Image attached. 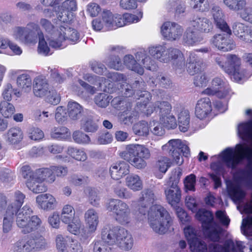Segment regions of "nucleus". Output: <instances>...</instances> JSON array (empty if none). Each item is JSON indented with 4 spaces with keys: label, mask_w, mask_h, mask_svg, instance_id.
Wrapping results in <instances>:
<instances>
[{
    "label": "nucleus",
    "mask_w": 252,
    "mask_h": 252,
    "mask_svg": "<svg viewBox=\"0 0 252 252\" xmlns=\"http://www.w3.org/2000/svg\"><path fill=\"white\" fill-rule=\"evenodd\" d=\"M72 138L75 142L80 144H88L91 141L90 138L87 134L79 130L73 132Z\"/></svg>",
    "instance_id": "51"
},
{
    "label": "nucleus",
    "mask_w": 252,
    "mask_h": 252,
    "mask_svg": "<svg viewBox=\"0 0 252 252\" xmlns=\"http://www.w3.org/2000/svg\"><path fill=\"white\" fill-rule=\"evenodd\" d=\"M154 191L150 189H143L138 201L137 216L142 220L148 212V220L150 227L156 233L162 234L168 230L173 223V219L169 212L160 205L149 207L156 200Z\"/></svg>",
    "instance_id": "2"
},
{
    "label": "nucleus",
    "mask_w": 252,
    "mask_h": 252,
    "mask_svg": "<svg viewBox=\"0 0 252 252\" xmlns=\"http://www.w3.org/2000/svg\"><path fill=\"white\" fill-rule=\"evenodd\" d=\"M60 30L63 40L67 39L73 42L78 40L79 34L76 30L68 27H61Z\"/></svg>",
    "instance_id": "35"
},
{
    "label": "nucleus",
    "mask_w": 252,
    "mask_h": 252,
    "mask_svg": "<svg viewBox=\"0 0 252 252\" xmlns=\"http://www.w3.org/2000/svg\"><path fill=\"white\" fill-rule=\"evenodd\" d=\"M15 111L14 106L8 101H3L0 104V112L5 118L11 117Z\"/></svg>",
    "instance_id": "49"
},
{
    "label": "nucleus",
    "mask_w": 252,
    "mask_h": 252,
    "mask_svg": "<svg viewBox=\"0 0 252 252\" xmlns=\"http://www.w3.org/2000/svg\"><path fill=\"white\" fill-rule=\"evenodd\" d=\"M25 195L20 191L14 192L13 202L7 209L16 214V224L24 234H27L43 228V222L37 215H32L33 211L29 205L26 204L20 209L25 199Z\"/></svg>",
    "instance_id": "3"
},
{
    "label": "nucleus",
    "mask_w": 252,
    "mask_h": 252,
    "mask_svg": "<svg viewBox=\"0 0 252 252\" xmlns=\"http://www.w3.org/2000/svg\"><path fill=\"white\" fill-rule=\"evenodd\" d=\"M239 136L243 140L250 143L237 145V151L233 148H227L222 153V159L225 165L234 168L243 159L247 161L245 169L234 176L236 180L244 186L252 189V120L240 124L237 127Z\"/></svg>",
    "instance_id": "1"
},
{
    "label": "nucleus",
    "mask_w": 252,
    "mask_h": 252,
    "mask_svg": "<svg viewBox=\"0 0 252 252\" xmlns=\"http://www.w3.org/2000/svg\"><path fill=\"white\" fill-rule=\"evenodd\" d=\"M184 185L185 188L190 191L195 190V185L196 184V176L191 174L187 176L184 180Z\"/></svg>",
    "instance_id": "62"
},
{
    "label": "nucleus",
    "mask_w": 252,
    "mask_h": 252,
    "mask_svg": "<svg viewBox=\"0 0 252 252\" xmlns=\"http://www.w3.org/2000/svg\"><path fill=\"white\" fill-rule=\"evenodd\" d=\"M88 181V177L82 175L73 174L69 177V182L76 186H79L86 184Z\"/></svg>",
    "instance_id": "61"
},
{
    "label": "nucleus",
    "mask_w": 252,
    "mask_h": 252,
    "mask_svg": "<svg viewBox=\"0 0 252 252\" xmlns=\"http://www.w3.org/2000/svg\"><path fill=\"white\" fill-rule=\"evenodd\" d=\"M225 5L230 10L239 11L242 10L246 5V0H223Z\"/></svg>",
    "instance_id": "46"
},
{
    "label": "nucleus",
    "mask_w": 252,
    "mask_h": 252,
    "mask_svg": "<svg viewBox=\"0 0 252 252\" xmlns=\"http://www.w3.org/2000/svg\"><path fill=\"white\" fill-rule=\"evenodd\" d=\"M106 209L114 214L115 220L119 223L126 224L130 221V208L128 205L123 201L111 199L106 204Z\"/></svg>",
    "instance_id": "7"
},
{
    "label": "nucleus",
    "mask_w": 252,
    "mask_h": 252,
    "mask_svg": "<svg viewBox=\"0 0 252 252\" xmlns=\"http://www.w3.org/2000/svg\"><path fill=\"white\" fill-rule=\"evenodd\" d=\"M112 96L106 93H99L94 98L95 104L100 107L105 108L110 103Z\"/></svg>",
    "instance_id": "45"
},
{
    "label": "nucleus",
    "mask_w": 252,
    "mask_h": 252,
    "mask_svg": "<svg viewBox=\"0 0 252 252\" xmlns=\"http://www.w3.org/2000/svg\"><path fill=\"white\" fill-rule=\"evenodd\" d=\"M38 52L39 54L47 56L49 54L50 48L48 46L46 41L45 40L43 33L39 32Z\"/></svg>",
    "instance_id": "52"
},
{
    "label": "nucleus",
    "mask_w": 252,
    "mask_h": 252,
    "mask_svg": "<svg viewBox=\"0 0 252 252\" xmlns=\"http://www.w3.org/2000/svg\"><path fill=\"white\" fill-rule=\"evenodd\" d=\"M39 32H42L39 26L34 23L27 25L26 27H18L16 31V36L20 40L26 43H34L36 34L39 37Z\"/></svg>",
    "instance_id": "9"
},
{
    "label": "nucleus",
    "mask_w": 252,
    "mask_h": 252,
    "mask_svg": "<svg viewBox=\"0 0 252 252\" xmlns=\"http://www.w3.org/2000/svg\"><path fill=\"white\" fill-rule=\"evenodd\" d=\"M84 220L90 232H94L99 222L98 214L94 209H89L84 214Z\"/></svg>",
    "instance_id": "23"
},
{
    "label": "nucleus",
    "mask_w": 252,
    "mask_h": 252,
    "mask_svg": "<svg viewBox=\"0 0 252 252\" xmlns=\"http://www.w3.org/2000/svg\"><path fill=\"white\" fill-rule=\"evenodd\" d=\"M171 108V104L167 101H157L154 103V109L159 110L160 117L170 114Z\"/></svg>",
    "instance_id": "43"
},
{
    "label": "nucleus",
    "mask_w": 252,
    "mask_h": 252,
    "mask_svg": "<svg viewBox=\"0 0 252 252\" xmlns=\"http://www.w3.org/2000/svg\"><path fill=\"white\" fill-rule=\"evenodd\" d=\"M7 141L11 144H16L23 138L22 130L19 127H12L6 133Z\"/></svg>",
    "instance_id": "33"
},
{
    "label": "nucleus",
    "mask_w": 252,
    "mask_h": 252,
    "mask_svg": "<svg viewBox=\"0 0 252 252\" xmlns=\"http://www.w3.org/2000/svg\"><path fill=\"white\" fill-rule=\"evenodd\" d=\"M151 58L147 56L144 52H138L135 54V57L130 54L125 55L123 58V63H146L151 62Z\"/></svg>",
    "instance_id": "28"
},
{
    "label": "nucleus",
    "mask_w": 252,
    "mask_h": 252,
    "mask_svg": "<svg viewBox=\"0 0 252 252\" xmlns=\"http://www.w3.org/2000/svg\"><path fill=\"white\" fill-rule=\"evenodd\" d=\"M16 213L10 210V209H7L3 220V232L7 233L11 230L14 219V215H16Z\"/></svg>",
    "instance_id": "42"
},
{
    "label": "nucleus",
    "mask_w": 252,
    "mask_h": 252,
    "mask_svg": "<svg viewBox=\"0 0 252 252\" xmlns=\"http://www.w3.org/2000/svg\"><path fill=\"white\" fill-rule=\"evenodd\" d=\"M126 186L133 191H138L142 188V182L137 175L130 174L126 178Z\"/></svg>",
    "instance_id": "31"
},
{
    "label": "nucleus",
    "mask_w": 252,
    "mask_h": 252,
    "mask_svg": "<svg viewBox=\"0 0 252 252\" xmlns=\"http://www.w3.org/2000/svg\"><path fill=\"white\" fill-rule=\"evenodd\" d=\"M114 190L116 194L121 198L129 199L132 196V193L122 186L120 183L117 184L114 187Z\"/></svg>",
    "instance_id": "55"
},
{
    "label": "nucleus",
    "mask_w": 252,
    "mask_h": 252,
    "mask_svg": "<svg viewBox=\"0 0 252 252\" xmlns=\"http://www.w3.org/2000/svg\"><path fill=\"white\" fill-rule=\"evenodd\" d=\"M14 94L17 97L20 96V93L17 90H14L10 84H7L5 86L2 93V96L6 101H10L11 100L12 95Z\"/></svg>",
    "instance_id": "54"
},
{
    "label": "nucleus",
    "mask_w": 252,
    "mask_h": 252,
    "mask_svg": "<svg viewBox=\"0 0 252 252\" xmlns=\"http://www.w3.org/2000/svg\"><path fill=\"white\" fill-rule=\"evenodd\" d=\"M17 83L25 92L28 93L31 90L32 81L30 76L27 74L19 75L17 79Z\"/></svg>",
    "instance_id": "36"
},
{
    "label": "nucleus",
    "mask_w": 252,
    "mask_h": 252,
    "mask_svg": "<svg viewBox=\"0 0 252 252\" xmlns=\"http://www.w3.org/2000/svg\"><path fill=\"white\" fill-rule=\"evenodd\" d=\"M85 193L88 195L90 203L94 206L98 205L99 197L96 190L91 188H87L85 190Z\"/></svg>",
    "instance_id": "56"
},
{
    "label": "nucleus",
    "mask_w": 252,
    "mask_h": 252,
    "mask_svg": "<svg viewBox=\"0 0 252 252\" xmlns=\"http://www.w3.org/2000/svg\"><path fill=\"white\" fill-rule=\"evenodd\" d=\"M115 244L121 250L127 251L131 250L133 247V238L126 230L121 228Z\"/></svg>",
    "instance_id": "16"
},
{
    "label": "nucleus",
    "mask_w": 252,
    "mask_h": 252,
    "mask_svg": "<svg viewBox=\"0 0 252 252\" xmlns=\"http://www.w3.org/2000/svg\"><path fill=\"white\" fill-rule=\"evenodd\" d=\"M101 19L108 30H113L114 29V15L109 10H104L101 15Z\"/></svg>",
    "instance_id": "48"
},
{
    "label": "nucleus",
    "mask_w": 252,
    "mask_h": 252,
    "mask_svg": "<svg viewBox=\"0 0 252 252\" xmlns=\"http://www.w3.org/2000/svg\"><path fill=\"white\" fill-rule=\"evenodd\" d=\"M190 22L191 25L200 32L207 33L212 29L211 22L205 17L194 16Z\"/></svg>",
    "instance_id": "25"
},
{
    "label": "nucleus",
    "mask_w": 252,
    "mask_h": 252,
    "mask_svg": "<svg viewBox=\"0 0 252 252\" xmlns=\"http://www.w3.org/2000/svg\"><path fill=\"white\" fill-rule=\"evenodd\" d=\"M43 181H39L36 177L32 180L26 181V186L29 189L35 193H39L47 190V187L43 183Z\"/></svg>",
    "instance_id": "30"
},
{
    "label": "nucleus",
    "mask_w": 252,
    "mask_h": 252,
    "mask_svg": "<svg viewBox=\"0 0 252 252\" xmlns=\"http://www.w3.org/2000/svg\"><path fill=\"white\" fill-rule=\"evenodd\" d=\"M196 217L201 222L204 234L213 241H219L222 229L213 221L212 214L205 209H200L197 212Z\"/></svg>",
    "instance_id": "5"
},
{
    "label": "nucleus",
    "mask_w": 252,
    "mask_h": 252,
    "mask_svg": "<svg viewBox=\"0 0 252 252\" xmlns=\"http://www.w3.org/2000/svg\"><path fill=\"white\" fill-rule=\"evenodd\" d=\"M120 229L117 227L112 228L109 226L104 227L101 230L100 240L110 246L115 244Z\"/></svg>",
    "instance_id": "22"
},
{
    "label": "nucleus",
    "mask_w": 252,
    "mask_h": 252,
    "mask_svg": "<svg viewBox=\"0 0 252 252\" xmlns=\"http://www.w3.org/2000/svg\"><path fill=\"white\" fill-rule=\"evenodd\" d=\"M82 111V106L75 101H69L67 105V112L69 118L76 120L79 119Z\"/></svg>",
    "instance_id": "32"
},
{
    "label": "nucleus",
    "mask_w": 252,
    "mask_h": 252,
    "mask_svg": "<svg viewBox=\"0 0 252 252\" xmlns=\"http://www.w3.org/2000/svg\"><path fill=\"white\" fill-rule=\"evenodd\" d=\"M162 150L165 154H168L173 158L174 161L178 165H181L184 160L181 155L188 157L190 155L189 147L180 139H171L162 146Z\"/></svg>",
    "instance_id": "8"
},
{
    "label": "nucleus",
    "mask_w": 252,
    "mask_h": 252,
    "mask_svg": "<svg viewBox=\"0 0 252 252\" xmlns=\"http://www.w3.org/2000/svg\"><path fill=\"white\" fill-rule=\"evenodd\" d=\"M213 247V252H243L245 248L244 242L232 240L226 241L224 246L214 244Z\"/></svg>",
    "instance_id": "15"
},
{
    "label": "nucleus",
    "mask_w": 252,
    "mask_h": 252,
    "mask_svg": "<svg viewBox=\"0 0 252 252\" xmlns=\"http://www.w3.org/2000/svg\"><path fill=\"white\" fill-rule=\"evenodd\" d=\"M36 202L39 209L45 211L53 210L57 204L56 198L50 193L37 195L36 197Z\"/></svg>",
    "instance_id": "17"
},
{
    "label": "nucleus",
    "mask_w": 252,
    "mask_h": 252,
    "mask_svg": "<svg viewBox=\"0 0 252 252\" xmlns=\"http://www.w3.org/2000/svg\"><path fill=\"white\" fill-rule=\"evenodd\" d=\"M112 78L115 81H122L120 87L122 89L121 92L124 96L130 97L135 93L132 86L127 83L126 78L123 74L114 72L112 74Z\"/></svg>",
    "instance_id": "26"
},
{
    "label": "nucleus",
    "mask_w": 252,
    "mask_h": 252,
    "mask_svg": "<svg viewBox=\"0 0 252 252\" xmlns=\"http://www.w3.org/2000/svg\"><path fill=\"white\" fill-rule=\"evenodd\" d=\"M171 164V162L168 158L161 156L158 157L156 166L161 172L165 173L170 167Z\"/></svg>",
    "instance_id": "53"
},
{
    "label": "nucleus",
    "mask_w": 252,
    "mask_h": 252,
    "mask_svg": "<svg viewBox=\"0 0 252 252\" xmlns=\"http://www.w3.org/2000/svg\"><path fill=\"white\" fill-rule=\"evenodd\" d=\"M184 230L192 252H207V246L198 238L196 229L189 225L185 227Z\"/></svg>",
    "instance_id": "10"
},
{
    "label": "nucleus",
    "mask_w": 252,
    "mask_h": 252,
    "mask_svg": "<svg viewBox=\"0 0 252 252\" xmlns=\"http://www.w3.org/2000/svg\"><path fill=\"white\" fill-rule=\"evenodd\" d=\"M23 177L27 179V181L32 180L36 177L35 172H34L29 165H26L22 167L21 169Z\"/></svg>",
    "instance_id": "63"
},
{
    "label": "nucleus",
    "mask_w": 252,
    "mask_h": 252,
    "mask_svg": "<svg viewBox=\"0 0 252 252\" xmlns=\"http://www.w3.org/2000/svg\"><path fill=\"white\" fill-rule=\"evenodd\" d=\"M184 40L188 45H192L201 42L202 38L196 32L189 29L186 31Z\"/></svg>",
    "instance_id": "41"
},
{
    "label": "nucleus",
    "mask_w": 252,
    "mask_h": 252,
    "mask_svg": "<svg viewBox=\"0 0 252 252\" xmlns=\"http://www.w3.org/2000/svg\"><path fill=\"white\" fill-rule=\"evenodd\" d=\"M68 237L61 234H58L56 237L55 242L58 252H68Z\"/></svg>",
    "instance_id": "44"
},
{
    "label": "nucleus",
    "mask_w": 252,
    "mask_h": 252,
    "mask_svg": "<svg viewBox=\"0 0 252 252\" xmlns=\"http://www.w3.org/2000/svg\"><path fill=\"white\" fill-rule=\"evenodd\" d=\"M33 93L38 97H43L47 95L50 90L47 80L42 76L36 77L33 80Z\"/></svg>",
    "instance_id": "14"
},
{
    "label": "nucleus",
    "mask_w": 252,
    "mask_h": 252,
    "mask_svg": "<svg viewBox=\"0 0 252 252\" xmlns=\"http://www.w3.org/2000/svg\"><path fill=\"white\" fill-rule=\"evenodd\" d=\"M221 33L217 34L213 37V44L218 48V49L223 52L230 51L235 48V44L230 35L232 34L231 31L230 32L227 30H221Z\"/></svg>",
    "instance_id": "12"
},
{
    "label": "nucleus",
    "mask_w": 252,
    "mask_h": 252,
    "mask_svg": "<svg viewBox=\"0 0 252 252\" xmlns=\"http://www.w3.org/2000/svg\"><path fill=\"white\" fill-rule=\"evenodd\" d=\"M94 252H111V248L109 245L106 244L103 241L96 240L93 242Z\"/></svg>",
    "instance_id": "57"
},
{
    "label": "nucleus",
    "mask_w": 252,
    "mask_h": 252,
    "mask_svg": "<svg viewBox=\"0 0 252 252\" xmlns=\"http://www.w3.org/2000/svg\"><path fill=\"white\" fill-rule=\"evenodd\" d=\"M121 158L137 169H143L147 165L145 161L151 157L150 150L143 145H127L126 150L119 154Z\"/></svg>",
    "instance_id": "4"
},
{
    "label": "nucleus",
    "mask_w": 252,
    "mask_h": 252,
    "mask_svg": "<svg viewBox=\"0 0 252 252\" xmlns=\"http://www.w3.org/2000/svg\"><path fill=\"white\" fill-rule=\"evenodd\" d=\"M190 117L187 110L181 111L178 117L179 127L181 131L186 132L189 127Z\"/></svg>",
    "instance_id": "37"
},
{
    "label": "nucleus",
    "mask_w": 252,
    "mask_h": 252,
    "mask_svg": "<svg viewBox=\"0 0 252 252\" xmlns=\"http://www.w3.org/2000/svg\"><path fill=\"white\" fill-rule=\"evenodd\" d=\"M67 152L68 155L76 160L84 161L87 159V155L83 149L69 147Z\"/></svg>",
    "instance_id": "40"
},
{
    "label": "nucleus",
    "mask_w": 252,
    "mask_h": 252,
    "mask_svg": "<svg viewBox=\"0 0 252 252\" xmlns=\"http://www.w3.org/2000/svg\"><path fill=\"white\" fill-rule=\"evenodd\" d=\"M229 93L228 84L220 77L214 78L211 82V86L204 90L202 94L214 95H216L219 98H223Z\"/></svg>",
    "instance_id": "11"
},
{
    "label": "nucleus",
    "mask_w": 252,
    "mask_h": 252,
    "mask_svg": "<svg viewBox=\"0 0 252 252\" xmlns=\"http://www.w3.org/2000/svg\"><path fill=\"white\" fill-rule=\"evenodd\" d=\"M47 95V101L51 104L57 105L60 102L61 97L60 94L55 90H50Z\"/></svg>",
    "instance_id": "64"
},
{
    "label": "nucleus",
    "mask_w": 252,
    "mask_h": 252,
    "mask_svg": "<svg viewBox=\"0 0 252 252\" xmlns=\"http://www.w3.org/2000/svg\"><path fill=\"white\" fill-rule=\"evenodd\" d=\"M160 122L168 129H174L177 126L176 118L171 114L160 117Z\"/></svg>",
    "instance_id": "47"
},
{
    "label": "nucleus",
    "mask_w": 252,
    "mask_h": 252,
    "mask_svg": "<svg viewBox=\"0 0 252 252\" xmlns=\"http://www.w3.org/2000/svg\"><path fill=\"white\" fill-rule=\"evenodd\" d=\"M36 179L39 181L46 180L49 183H53L56 180V177L53 174L52 166L50 168L38 169L35 171Z\"/></svg>",
    "instance_id": "29"
},
{
    "label": "nucleus",
    "mask_w": 252,
    "mask_h": 252,
    "mask_svg": "<svg viewBox=\"0 0 252 252\" xmlns=\"http://www.w3.org/2000/svg\"><path fill=\"white\" fill-rule=\"evenodd\" d=\"M75 217V211L72 206L65 205L63 207L61 216V220L63 222L69 223Z\"/></svg>",
    "instance_id": "38"
},
{
    "label": "nucleus",
    "mask_w": 252,
    "mask_h": 252,
    "mask_svg": "<svg viewBox=\"0 0 252 252\" xmlns=\"http://www.w3.org/2000/svg\"><path fill=\"white\" fill-rule=\"evenodd\" d=\"M227 191L232 199L236 203H240L246 196V192L238 184L231 182L227 184Z\"/></svg>",
    "instance_id": "24"
},
{
    "label": "nucleus",
    "mask_w": 252,
    "mask_h": 252,
    "mask_svg": "<svg viewBox=\"0 0 252 252\" xmlns=\"http://www.w3.org/2000/svg\"><path fill=\"white\" fill-rule=\"evenodd\" d=\"M211 111V102L208 97L203 98L197 101L195 108V114L198 118L204 119Z\"/></svg>",
    "instance_id": "20"
},
{
    "label": "nucleus",
    "mask_w": 252,
    "mask_h": 252,
    "mask_svg": "<svg viewBox=\"0 0 252 252\" xmlns=\"http://www.w3.org/2000/svg\"><path fill=\"white\" fill-rule=\"evenodd\" d=\"M68 132V129L64 126L54 127L51 132L53 138L58 139L64 137Z\"/></svg>",
    "instance_id": "60"
},
{
    "label": "nucleus",
    "mask_w": 252,
    "mask_h": 252,
    "mask_svg": "<svg viewBox=\"0 0 252 252\" xmlns=\"http://www.w3.org/2000/svg\"><path fill=\"white\" fill-rule=\"evenodd\" d=\"M166 50V47L163 46H158L150 48L149 50V53L152 56V58L150 57L151 60L149 63H151L152 61L155 62L156 61L154 60L155 59L160 62L163 61L165 63L167 55Z\"/></svg>",
    "instance_id": "27"
},
{
    "label": "nucleus",
    "mask_w": 252,
    "mask_h": 252,
    "mask_svg": "<svg viewBox=\"0 0 252 252\" xmlns=\"http://www.w3.org/2000/svg\"><path fill=\"white\" fill-rule=\"evenodd\" d=\"M81 127L84 131L88 132H94L98 129V126L91 119L85 120Z\"/></svg>",
    "instance_id": "59"
},
{
    "label": "nucleus",
    "mask_w": 252,
    "mask_h": 252,
    "mask_svg": "<svg viewBox=\"0 0 252 252\" xmlns=\"http://www.w3.org/2000/svg\"><path fill=\"white\" fill-rule=\"evenodd\" d=\"M241 231L247 236H252V217L243 220Z\"/></svg>",
    "instance_id": "58"
},
{
    "label": "nucleus",
    "mask_w": 252,
    "mask_h": 252,
    "mask_svg": "<svg viewBox=\"0 0 252 252\" xmlns=\"http://www.w3.org/2000/svg\"><path fill=\"white\" fill-rule=\"evenodd\" d=\"M67 224V230L74 235H77L79 232L80 229L82 225L81 220L78 217L74 218Z\"/></svg>",
    "instance_id": "50"
},
{
    "label": "nucleus",
    "mask_w": 252,
    "mask_h": 252,
    "mask_svg": "<svg viewBox=\"0 0 252 252\" xmlns=\"http://www.w3.org/2000/svg\"><path fill=\"white\" fill-rule=\"evenodd\" d=\"M149 126L145 121L139 122L132 126L134 133L140 136H147L149 134Z\"/></svg>",
    "instance_id": "39"
},
{
    "label": "nucleus",
    "mask_w": 252,
    "mask_h": 252,
    "mask_svg": "<svg viewBox=\"0 0 252 252\" xmlns=\"http://www.w3.org/2000/svg\"><path fill=\"white\" fill-rule=\"evenodd\" d=\"M182 174V170L178 168L173 172L170 178L166 181L164 185L165 194L168 202L172 206L179 203L181 199V191L178 184Z\"/></svg>",
    "instance_id": "6"
},
{
    "label": "nucleus",
    "mask_w": 252,
    "mask_h": 252,
    "mask_svg": "<svg viewBox=\"0 0 252 252\" xmlns=\"http://www.w3.org/2000/svg\"><path fill=\"white\" fill-rule=\"evenodd\" d=\"M220 65L221 68L236 82H239L247 76L246 72L241 69L240 64H220Z\"/></svg>",
    "instance_id": "19"
},
{
    "label": "nucleus",
    "mask_w": 252,
    "mask_h": 252,
    "mask_svg": "<svg viewBox=\"0 0 252 252\" xmlns=\"http://www.w3.org/2000/svg\"><path fill=\"white\" fill-rule=\"evenodd\" d=\"M183 30L181 27L176 23L167 22L161 27L162 35L168 40H175L182 34Z\"/></svg>",
    "instance_id": "13"
},
{
    "label": "nucleus",
    "mask_w": 252,
    "mask_h": 252,
    "mask_svg": "<svg viewBox=\"0 0 252 252\" xmlns=\"http://www.w3.org/2000/svg\"><path fill=\"white\" fill-rule=\"evenodd\" d=\"M211 12L217 27L220 30H227L230 32V29L224 20V16L219 6L213 4L211 7Z\"/></svg>",
    "instance_id": "21"
},
{
    "label": "nucleus",
    "mask_w": 252,
    "mask_h": 252,
    "mask_svg": "<svg viewBox=\"0 0 252 252\" xmlns=\"http://www.w3.org/2000/svg\"><path fill=\"white\" fill-rule=\"evenodd\" d=\"M129 165L125 161H120L113 163L109 167V173L111 178L119 180L129 173Z\"/></svg>",
    "instance_id": "18"
},
{
    "label": "nucleus",
    "mask_w": 252,
    "mask_h": 252,
    "mask_svg": "<svg viewBox=\"0 0 252 252\" xmlns=\"http://www.w3.org/2000/svg\"><path fill=\"white\" fill-rule=\"evenodd\" d=\"M185 61V59L184 55L179 50L172 48L168 49V57H166L165 63L170 62L182 63Z\"/></svg>",
    "instance_id": "34"
}]
</instances>
